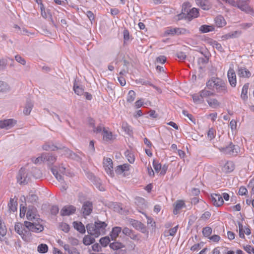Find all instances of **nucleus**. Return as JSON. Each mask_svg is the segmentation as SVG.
<instances>
[{
  "mask_svg": "<svg viewBox=\"0 0 254 254\" xmlns=\"http://www.w3.org/2000/svg\"><path fill=\"white\" fill-rule=\"evenodd\" d=\"M73 90L75 94L81 95L84 93V88L82 86H79L77 84H74Z\"/></svg>",
  "mask_w": 254,
  "mask_h": 254,
  "instance_id": "a18cd8bd",
  "label": "nucleus"
},
{
  "mask_svg": "<svg viewBox=\"0 0 254 254\" xmlns=\"http://www.w3.org/2000/svg\"><path fill=\"white\" fill-rule=\"evenodd\" d=\"M200 93V96L202 97L203 99L204 98H208L210 96H213L215 95L214 91H210L208 89H204L199 91Z\"/></svg>",
  "mask_w": 254,
  "mask_h": 254,
  "instance_id": "c756f323",
  "label": "nucleus"
},
{
  "mask_svg": "<svg viewBox=\"0 0 254 254\" xmlns=\"http://www.w3.org/2000/svg\"><path fill=\"white\" fill-rule=\"evenodd\" d=\"M215 21L216 25L219 27L225 26L226 23L225 20L221 15L217 16L215 19Z\"/></svg>",
  "mask_w": 254,
  "mask_h": 254,
  "instance_id": "72a5a7b5",
  "label": "nucleus"
},
{
  "mask_svg": "<svg viewBox=\"0 0 254 254\" xmlns=\"http://www.w3.org/2000/svg\"><path fill=\"white\" fill-rule=\"evenodd\" d=\"M15 231L21 236L22 239L25 241H28L29 238L28 236L29 232L23 229V225L20 223H17L15 225Z\"/></svg>",
  "mask_w": 254,
  "mask_h": 254,
  "instance_id": "6e6552de",
  "label": "nucleus"
},
{
  "mask_svg": "<svg viewBox=\"0 0 254 254\" xmlns=\"http://www.w3.org/2000/svg\"><path fill=\"white\" fill-rule=\"evenodd\" d=\"M42 148L44 150L47 151H55L58 149H61L63 147L62 145L58 146L57 145H54L52 142H47L42 146Z\"/></svg>",
  "mask_w": 254,
  "mask_h": 254,
  "instance_id": "412c9836",
  "label": "nucleus"
},
{
  "mask_svg": "<svg viewBox=\"0 0 254 254\" xmlns=\"http://www.w3.org/2000/svg\"><path fill=\"white\" fill-rule=\"evenodd\" d=\"M7 233V229L2 221L0 219V241L4 240L5 236Z\"/></svg>",
  "mask_w": 254,
  "mask_h": 254,
  "instance_id": "393cba45",
  "label": "nucleus"
},
{
  "mask_svg": "<svg viewBox=\"0 0 254 254\" xmlns=\"http://www.w3.org/2000/svg\"><path fill=\"white\" fill-rule=\"evenodd\" d=\"M130 166L128 164L119 165L116 168L115 172L117 174L125 177L127 175V172L129 170Z\"/></svg>",
  "mask_w": 254,
  "mask_h": 254,
  "instance_id": "1a4fd4ad",
  "label": "nucleus"
},
{
  "mask_svg": "<svg viewBox=\"0 0 254 254\" xmlns=\"http://www.w3.org/2000/svg\"><path fill=\"white\" fill-rule=\"evenodd\" d=\"M59 207L57 205H53L51 208V213L53 215H56L59 212Z\"/></svg>",
  "mask_w": 254,
  "mask_h": 254,
  "instance_id": "338daca9",
  "label": "nucleus"
},
{
  "mask_svg": "<svg viewBox=\"0 0 254 254\" xmlns=\"http://www.w3.org/2000/svg\"><path fill=\"white\" fill-rule=\"evenodd\" d=\"M60 227L65 232H68L69 231V226L65 223H62L60 225Z\"/></svg>",
  "mask_w": 254,
  "mask_h": 254,
  "instance_id": "13d9d810",
  "label": "nucleus"
},
{
  "mask_svg": "<svg viewBox=\"0 0 254 254\" xmlns=\"http://www.w3.org/2000/svg\"><path fill=\"white\" fill-rule=\"evenodd\" d=\"M249 87V83H247L245 84L242 88L241 97L244 101H246L248 99L247 94Z\"/></svg>",
  "mask_w": 254,
  "mask_h": 254,
  "instance_id": "7c9ffc66",
  "label": "nucleus"
},
{
  "mask_svg": "<svg viewBox=\"0 0 254 254\" xmlns=\"http://www.w3.org/2000/svg\"><path fill=\"white\" fill-rule=\"evenodd\" d=\"M248 188L251 189V194H254V178L250 180L248 184Z\"/></svg>",
  "mask_w": 254,
  "mask_h": 254,
  "instance_id": "052dcab7",
  "label": "nucleus"
},
{
  "mask_svg": "<svg viewBox=\"0 0 254 254\" xmlns=\"http://www.w3.org/2000/svg\"><path fill=\"white\" fill-rule=\"evenodd\" d=\"M103 139L106 141L111 140L113 138V134L111 131H109L105 128H103L102 133Z\"/></svg>",
  "mask_w": 254,
  "mask_h": 254,
  "instance_id": "c9c22d12",
  "label": "nucleus"
},
{
  "mask_svg": "<svg viewBox=\"0 0 254 254\" xmlns=\"http://www.w3.org/2000/svg\"><path fill=\"white\" fill-rule=\"evenodd\" d=\"M76 211L75 207L73 205H67L64 206L61 211V214L62 216H66L72 214Z\"/></svg>",
  "mask_w": 254,
  "mask_h": 254,
  "instance_id": "f3484780",
  "label": "nucleus"
},
{
  "mask_svg": "<svg viewBox=\"0 0 254 254\" xmlns=\"http://www.w3.org/2000/svg\"><path fill=\"white\" fill-rule=\"evenodd\" d=\"M26 217L27 219L32 221L34 219H37V209L34 207H29L26 213Z\"/></svg>",
  "mask_w": 254,
  "mask_h": 254,
  "instance_id": "6ab92c4d",
  "label": "nucleus"
},
{
  "mask_svg": "<svg viewBox=\"0 0 254 254\" xmlns=\"http://www.w3.org/2000/svg\"><path fill=\"white\" fill-rule=\"evenodd\" d=\"M211 233L212 229L210 227H206L202 230V234L206 237L210 236Z\"/></svg>",
  "mask_w": 254,
  "mask_h": 254,
  "instance_id": "8fccbe9b",
  "label": "nucleus"
},
{
  "mask_svg": "<svg viewBox=\"0 0 254 254\" xmlns=\"http://www.w3.org/2000/svg\"><path fill=\"white\" fill-rule=\"evenodd\" d=\"M15 124V121L12 119L0 121V129H9L12 127Z\"/></svg>",
  "mask_w": 254,
  "mask_h": 254,
  "instance_id": "2eb2a0df",
  "label": "nucleus"
},
{
  "mask_svg": "<svg viewBox=\"0 0 254 254\" xmlns=\"http://www.w3.org/2000/svg\"><path fill=\"white\" fill-rule=\"evenodd\" d=\"M110 242V240L108 237H103L100 240L101 245L104 247H106Z\"/></svg>",
  "mask_w": 254,
  "mask_h": 254,
  "instance_id": "09e8293b",
  "label": "nucleus"
},
{
  "mask_svg": "<svg viewBox=\"0 0 254 254\" xmlns=\"http://www.w3.org/2000/svg\"><path fill=\"white\" fill-rule=\"evenodd\" d=\"M248 191L247 188L244 186H241L240 187L238 194L240 195H245L247 194Z\"/></svg>",
  "mask_w": 254,
  "mask_h": 254,
  "instance_id": "5fc2aeb1",
  "label": "nucleus"
},
{
  "mask_svg": "<svg viewBox=\"0 0 254 254\" xmlns=\"http://www.w3.org/2000/svg\"><path fill=\"white\" fill-rule=\"evenodd\" d=\"M9 87L7 83L0 81V92H5L8 90Z\"/></svg>",
  "mask_w": 254,
  "mask_h": 254,
  "instance_id": "864d4df0",
  "label": "nucleus"
},
{
  "mask_svg": "<svg viewBox=\"0 0 254 254\" xmlns=\"http://www.w3.org/2000/svg\"><path fill=\"white\" fill-rule=\"evenodd\" d=\"M239 150V147L233 145L232 142L228 146L220 148V150L225 154H237Z\"/></svg>",
  "mask_w": 254,
  "mask_h": 254,
  "instance_id": "9d476101",
  "label": "nucleus"
},
{
  "mask_svg": "<svg viewBox=\"0 0 254 254\" xmlns=\"http://www.w3.org/2000/svg\"><path fill=\"white\" fill-rule=\"evenodd\" d=\"M110 247L113 250L118 251L120 249L125 248V246L120 242H114L110 244Z\"/></svg>",
  "mask_w": 254,
  "mask_h": 254,
  "instance_id": "473e14b6",
  "label": "nucleus"
},
{
  "mask_svg": "<svg viewBox=\"0 0 254 254\" xmlns=\"http://www.w3.org/2000/svg\"><path fill=\"white\" fill-rule=\"evenodd\" d=\"M178 229V225L174 227V228L170 229L168 231H166L164 232V236L165 237H168L169 236H174L177 232Z\"/></svg>",
  "mask_w": 254,
  "mask_h": 254,
  "instance_id": "c03bdc74",
  "label": "nucleus"
},
{
  "mask_svg": "<svg viewBox=\"0 0 254 254\" xmlns=\"http://www.w3.org/2000/svg\"><path fill=\"white\" fill-rule=\"evenodd\" d=\"M83 213L85 215H89L92 211V204L89 201L85 202L82 206Z\"/></svg>",
  "mask_w": 254,
  "mask_h": 254,
  "instance_id": "5701e85b",
  "label": "nucleus"
},
{
  "mask_svg": "<svg viewBox=\"0 0 254 254\" xmlns=\"http://www.w3.org/2000/svg\"><path fill=\"white\" fill-rule=\"evenodd\" d=\"M206 87L208 89L214 91L221 95L228 93L226 82L219 77H212L206 82Z\"/></svg>",
  "mask_w": 254,
  "mask_h": 254,
  "instance_id": "f257e3e1",
  "label": "nucleus"
},
{
  "mask_svg": "<svg viewBox=\"0 0 254 254\" xmlns=\"http://www.w3.org/2000/svg\"><path fill=\"white\" fill-rule=\"evenodd\" d=\"M183 114L184 116L187 117L192 122L195 124V119L191 114L188 113L187 111L183 110Z\"/></svg>",
  "mask_w": 254,
  "mask_h": 254,
  "instance_id": "bf43d9fd",
  "label": "nucleus"
},
{
  "mask_svg": "<svg viewBox=\"0 0 254 254\" xmlns=\"http://www.w3.org/2000/svg\"><path fill=\"white\" fill-rule=\"evenodd\" d=\"M27 208L25 206H20V217L21 218L24 217L26 212Z\"/></svg>",
  "mask_w": 254,
  "mask_h": 254,
  "instance_id": "69168bd1",
  "label": "nucleus"
},
{
  "mask_svg": "<svg viewBox=\"0 0 254 254\" xmlns=\"http://www.w3.org/2000/svg\"><path fill=\"white\" fill-rule=\"evenodd\" d=\"M24 226L27 229L28 231L34 233H40L44 230L43 226L38 221L37 223H32L29 221H25L24 222Z\"/></svg>",
  "mask_w": 254,
  "mask_h": 254,
  "instance_id": "423d86ee",
  "label": "nucleus"
},
{
  "mask_svg": "<svg viewBox=\"0 0 254 254\" xmlns=\"http://www.w3.org/2000/svg\"><path fill=\"white\" fill-rule=\"evenodd\" d=\"M136 97V93L133 90H129L127 97V101L128 103H131L135 100Z\"/></svg>",
  "mask_w": 254,
  "mask_h": 254,
  "instance_id": "37998d69",
  "label": "nucleus"
},
{
  "mask_svg": "<svg viewBox=\"0 0 254 254\" xmlns=\"http://www.w3.org/2000/svg\"><path fill=\"white\" fill-rule=\"evenodd\" d=\"M185 206V202L183 200H179L176 202L173 210V213L177 215L179 211Z\"/></svg>",
  "mask_w": 254,
  "mask_h": 254,
  "instance_id": "bb28decb",
  "label": "nucleus"
},
{
  "mask_svg": "<svg viewBox=\"0 0 254 254\" xmlns=\"http://www.w3.org/2000/svg\"><path fill=\"white\" fill-rule=\"evenodd\" d=\"M207 137L211 140L214 139L216 135V131L213 127L210 128L207 133Z\"/></svg>",
  "mask_w": 254,
  "mask_h": 254,
  "instance_id": "de8ad7c7",
  "label": "nucleus"
},
{
  "mask_svg": "<svg viewBox=\"0 0 254 254\" xmlns=\"http://www.w3.org/2000/svg\"><path fill=\"white\" fill-rule=\"evenodd\" d=\"M244 250L249 254H254V247L250 245H247L243 247Z\"/></svg>",
  "mask_w": 254,
  "mask_h": 254,
  "instance_id": "3c124183",
  "label": "nucleus"
},
{
  "mask_svg": "<svg viewBox=\"0 0 254 254\" xmlns=\"http://www.w3.org/2000/svg\"><path fill=\"white\" fill-rule=\"evenodd\" d=\"M230 209L233 212L239 211L241 210V205L240 203H239L231 206Z\"/></svg>",
  "mask_w": 254,
  "mask_h": 254,
  "instance_id": "e2e57ef3",
  "label": "nucleus"
},
{
  "mask_svg": "<svg viewBox=\"0 0 254 254\" xmlns=\"http://www.w3.org/2000/svg\"><path fill=\"white\" fill-rule=\"evenodd\" d=\"M46 164L51 170L53 175L59 182L63 181L62 174L72 176L71 174L66 172V168L65 167L60 166L57 160H46Z\"/></svg>",
  "mask_w": 254,
  "mask_h": 254,
  "instance_id": "f03ea898",
  "label": "nucleus"
},
{
  "mask_svg": "<svg viewBox=\"0 0 254 254\" xmlns=\"http://www.w3.org/2000/svg\"><path fill=\"white\" fill-rule=\"evenodd\" d=\"M235 165L231 160L227 161L222 168L223 171L225 173H230L234 170Z\"/></svg>",
  "mask_w": 254,
  "mask_h": 254,
  "instance_id": "b1692460",
  "label": "nucleus"
},
{
  "mask_svg": "<svg viewBox=\"0 0 254 254\" xmlns=\"http://www.w3.org/2000/svg\"><path fill=\"white\" fill-rule=\"evenodd\" d=\"M153 165L156 172H160V174L163 175L166 173L168 169V166L164 165L162 166L161 163L158 162V160H154Z\"/></svg>",
  "mask_w": 254,
  "mask_h": 254,
  "instance_id": "f8f14e48",
  "label": "nucleus"
},
{
  "mask_svg": "<svg viewBox=\"0 0 254 254\" xmlns=\"http://www.w3.org/2000/svg\"><path fill=\"white\" fill-rule=\"evenodd\" d=\"M15 59L18 63L22 65H25L26 64V62L25 59L19 55H16L15 56Z\"/></svg>",
  "mask_w": 254,
  "mask_h": 254,
  "instance_id": "6e6d98bb",
  "label": "nucleus"
},
{
  "mask_svg": "<svg viewBox=\"0 0 254 254\" xmlns=\"http://www.w3.org/2000/svg\"><path fill=\"white\" fill-rule=\"evenodd\" d=\"M104 167L106 173L111 177L114 176L112 160H105L103 162Z\"/></svg>",
  "mask_w": 254,
  "mask_h": 254,
  "instance_id": "4468645a",
  "label": "nucleus"
},
{
  "mask_svg": "<svg viewBox=\"0 0 254 254\" xmlns=\"http://www.w3.org/2000/svg\"><path fill=\"white\" fill-rule=\"evenodd\" d=\"M176 56L181 61H183L186 59V55L184 52H180L176 54Z\"/></svg>",
  "mask_w": 254,
  "mask_h": 254,
  "instance_id": "4d7b16f0",
  "label": "nucleus"
},
{
  "mask_svg": "<svg viewBox=\"0 0 254 254\" xmlns=\"http://www.w3.org/2000/svg\"><path fill=\"white\" fill-rule=\"evenodd\" d=\"M107 226V224L105 222L97 221L95 222L94 224L87 225L86 228L88 233L90 235L98 237L100 235H103L105 233Z\"/></svg>",
  "mask_w": 254,
  "mask_h": 254,
  "instance_id": "7ed1b4c3",
  "label": "nucleus"
},
{
  "mask_svg": "<svg viewBox=\"0 0 254 254\" xmlns=\"http://www.w3.org/2000/svg\"><path fill=\"white\" fill-rule=\"evenodd\" d=\"M192 98L195 103L202 104L204 103V100L203 99L202 97L200 96V92L192 95Z\"/></svg>",
  "mask_w": 254,
  "mask_h": 254,
  "instance_id": "f704fd0d",
  "label": "nucleus"
},
{
  "mask_svg": "<svg viewBox=\"0 0 254 254\" xmlns=\"http://www.w3.org/2000/svg\"><path fill=\"white\" fill-rule=\"evenodd\" d=\"M196 4L205 10H209L211 7V3L209 0H195Z\"/></svg>",
  "mask_w": 254,
  "mask_h": 254,
  "instance_id": "a211bd4d",
  "label": "nucleus"
},
{
  "mask_svg": "<svg viewBox=\"0 0 254 254\" xmlns=\"http://www.w3.org/2000/svg\"><path fill=\"white\" fill-rule=\"evenodd\" d=\"M27 174H26L24 168H21L17 176V181L20 184H25L27 182Z\"/></svg>",
  "mask_w": 254,
  "mask_h": 254,
  "instance_id": "aec40b11",
  "label": "nucleus"
},
{
  "mask_svg": "<svg viewBox=\"0 0 254 254\" xmlns=\"http://www.w3.org/2000/svg\"><path fill=\"white\" fill-rule=\"evenodd\" d=\"M214 29V27L211 25H202L199 27V30L201 33H205L212 31Z\"/></svg>",
  "mask_w": 254,
  "mask_h": 254,
  "instance_id": "ea45409f",
  "label": "nucleus"
},
{
  "mask_svg": "<svg viewBox=\"0 0 254 254\" xmlns=\"http://www.w3.org/2000/svg\"><path fill=\"white\" fill-rule=\"evenodd\" d=\"M37 250L40 253H46L48 250V247L45 244H41L38 246Z\"/></svg>",
  "mask_w": 254,
  "mask_h": 254,
  "instance_id": "49530a36",
  "label": "nucleus"
},
{
  "mask_svg": "<svg viewBox=\"0 0 254 254\" xmlns=\"http://www.w3.org/2000/svg\"><path fill=\"white\" fill-rule=\"evenodd\" d=\"M89 124L91 125L92 127L94 128L93 131L95 133H100L103 132V128H104L102 125H100L97 127H95L94 125V120L92 119L89 120Z\"/></svg>",
  "mask_w": 254,
  "mask_h": 254,
  "instance_id": "4c0bfd02",
  "label": "nucleus"
},
{
  "mask_svg": "<svg viewBox=\"0 0 254 254\" xmlns=\"http://www.w3.org/2000/svg\"><path fill=\"white\" fill-rule=\"evenodd\" d=\"M122 231V228L120 227H115L112 229L110 233V236L112 240H115Z\"/></svg>",
  "mask_w": 254,
  "mask_h": 254,
  "instance_id": "c85d7f7f",
  "label": "nucleus"
},
{
  "mask_svg": "<svg viewBox=\"0 0 254 254\" xmlns=\"http://www.w3.org/2000/svg\"><path fill=\"white\" fill-rule=\"evenodd\" d=\"M65 151L66 152L67 155L65 156L66 157L70 158V159H75L77 157V155L71 151L69 150L67 148L65 149Z\"/></svg>",
  "mask_w": 254,
  "mask_h": 254,
  "instance_id": "603ef678",
  "label": "nucleus"
},
{
  "mask_svg": "<svg viewBox=\"0 0 254 254\" xmlns=\"http://www.w3.org/2000/svg\"><path fill=\"white\" fill-rule=\"evenodd\" d=\"M239 235L242 239H245V234L250 235L251 234V230L248 227H244L242 223H238Z\"/></svg>",
  "mask_w": 254,
  "mask_h": 254,
  "instance_id": "dca6fc26",
  "label": "nucleus"
},
{
  "mask_svg": "<svg viewBox=\"0 0 254 254\" xmlns=\"http://www.w3.org/2000/svg\"><path fill=\"white\" fill-rule=\"evenodd\" d=\"M211 201L215 206H221L224 203L222 196L219 194L213 193L211 195Z\"/></svg>",
  "mask_w": 254,
  "mask_h": 254,
  "instance_id": "ddd939ff",
  "label": "nucleus"
},
{
  "mask_svg": "<svg viewBox=\"0 0 254 254\" xmlns=\"http://www.w3.org/2000/svg\"><path fill=\"white\" fill-rule=\"evenodd\" d=\"M33 107V103L30 100H27L25 107L23 110V113L25 115H29L30 114L32 109Z\"/></svg>",
  "mask_w": 254,
  "mask_h": 254,
  "instance_id": "cd10ccee",
  "label": "nucleus"
},
{
  "mask_svg": "<svg viewBox=\"0 0 254 254\" xmlns=\"http://www.w3.org/2000/svg\"><path fill=\"white\" fill-rule=\"evenodd\" d=\"M59 243L63 247L65 251L64 253H63L57 248H54L53 251L54 254H80V253L76 249L70 248L68 244H64L63 245V243H62V244H61L60 242H59Z\"/></svg>",
  "mask_w": 254,
  "mask_h": 254,
  "instance_id": "0eeeda50",
  "label": "nucleus"
},
{
  "mask_svg": "<svg viewBox=\"0 0 254 254\" xmlns=\"http://www.w3.org/2000/svg\"><path fill=\"white\" fill-rule=\"evenodd\" d=\"M209 238L211 241H212V242H215V243H218L219 241L221 239L220 237L217 235H212V236L210 237Z\"/></svg>",
  "mask_w": 254,
  "mask_h": 254,
  "instance_id": "0e129e2a",
  "label": "nucleus"
},
{
  "mask_svg": "<svg viewBox=\"0 0 254 254\" xmlns=\"http://www.w3.org/2000/svg\"><path fill=\"white\" fill-rule=\"evenodd\" d=\"M73 227L81 233H84L85 229L84 225L80 222H74L73 223Z\"/></svg>",
  "mask_w": 254,
  "mask_h": 254,
  "instance_id": "2f4dec72",
  "label": "nucleus"
},
{
  "mask_svg": "<svg viewBox=\"0 0 254 254\" xmlns=\"http://www.w3.org/2000/svg\"><path fill=\"white\" fill-rule=\"evenodd\" d=\"M166 61V58L164 56H160L156 58V62L158 63L164 64Z\"/></svg>",
  "mask_w": 254,
  "mask_h": 254,
  "instance_id": "680f3d73",
  "label": "nucleus"
},
{
  "mask_svg": "<svg viewBox=\"0 0 254 254\" xmlns=\"http://www.w3.org/2000/svg\"><path fill=\"white\" fill-rule=\"evenodd\" d=\"M207 102L209 106L212 108H216L219 106L220 103L216 99H208Z\"/></svg>",
  "mask_w": 254,
  "mask_h": 254,
  "instance_id": "58836bf2",
  "label": "nucleus"
},
{
  "mask_svg": "<svg viewBox=\"0 0 254 254\" xmlns=\"http://www.w3.org/2000/svg\"><path fill=\"white\" fill-rule=\"evenodd\" d=\"M237 74L240 77L243 78H249L251 75L250 71L244 67H239Z\"/></svg>",
  "mask_w": 254,
  "mask_h": 254,
  "instance_id": "4be33fe9",
  "label": "nucleus"
},
{
  "mask_svg": "<svg viewBox=\"0 0 254 254\" xmlns=\"http://www.w3.org/2000/svg\"><path fill=\"white\" fill-rule=\"evenodd\" d=\"M238 7L243 11H247L250 9L248 1L244 0H237Z\"/></svg>",
  "mask_w": 254,
  "mask_h": 254,
  "instance_id": "a878e982",
  "label": "nucleus"
},
{
  "mask_svg": "<svg viewBox=\"0 0 254 254\" xmlns=\"http://www.w3.org/2000/svg\"><path fill=\"white\" fill-rule=\"evenodd\" d=\"M40 10H41V15L42 16V17L43 18H47L48 17V14H47V12L45 10V8L44 5H42L41 6H40Z\"/></svg>",
  "mask_w": 254,
  "mask_h": 254,
  "instance_id": "774afa93",
  "label": "nucleus"
},
{
  "mask_svg": "<svg viewBox=\"0 0 254 254\" xmlns=\"http://www.w3.org/2000/svg\"><path fill=\"white\" fill-rule=\"evenodd\" d=\"M190 5L189 2L184 3L183 4L182 10L183 16L186 15L184 17L189 20L197 17L199 14L198 9L193 7L190 9Z\"/></svg>",
  "mask_w": 254,
  "mask_h": 254,
  "instance_id": "20e7f679",
  "label": "nucleus"
},
{
  "mask_svg": "<svg viewBox=\"0 0 254 254\" xmlns=\"http://www.w3.org/2000/svg\"><path fill=\"white\" fill-rule=\"evenodd\" d=\"M95 239L91 235H86L83 239V243L85 245L88 246L93 244Z\"/></svg>",
  "mask_w": 254,
  "mask_h": 254,
  "instance_id": "a19ab883",
  "label": "nucleus"
},
{
  "mask_svg": "<svg viewBox=\"0 0 254 254\" xmlns=\"http://www.w3.org/2000/svg\"><path fill=\"white\" fill-rule=\"evenodd\" d=\"M122 127L123 129L129 135H131L132 134V130L130 126H129L127 123L123 122L122 123Z\"/></svg>",
  "mask_w": 254,
  "mask_h": 254,
  "instance_id": "79ce46f5",
  "label": "nucleus"
},
{
  "mask_svg": "<svg viewBox=\"0 0 254 254\" xmlns=\"http://www.w3.org/2000/svg\"><path fill=\"white\" fill-rule=\"evenodd\" d=\"M190 33V31L184 28H173L172 27H168L165 30L164 34L165 36H179L186 35Z\"/></svg>",
  "mask_w": 254,
  "mask_h": 254,
  "instance_id": "39448f33",
  "label": "nucleus"
},
{
  "mask_svg": "<svg viewBox=\"0 0 254 254\" xmlns=\"http://www.w3.org/2000/svg\"><path fill=\"white\" fill-rule=\"evenodd\" d=\"M134 203L137 207L140 208L146 205L145 199L139 196L135 198Z\"/></svg>",
  "mask_w": 254,
  "mask_h": 254,
  "instance_id": "e433bc0d",
  "label": "nucleus"
},
{
  "mask_svg": "<svg viewBox=\"0 0 254 254\" xmlns=\"http://www.w3.org/2000/svg\"><path fill=\"white\" fill-rule=\"evenodd\" d=\"M227 77L230 85L235 87L237 83L236 75L233 68L230 67L227 72Z\"/></svg>",
  "mask_w": 254,
  "mask_h": 254,
  "instance_id": "9b49d317",
  "label": "nucleus"
}]
</instances>
